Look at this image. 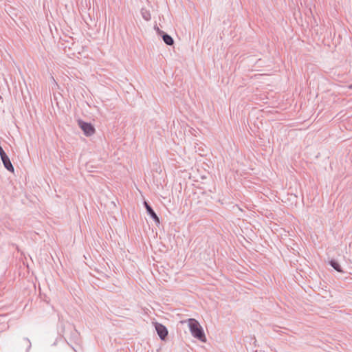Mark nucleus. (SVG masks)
<instances>
[{
  "label": "nucleus",
  "mask_w": 352,
  "mask_h": 352,
  "mask_svg": "<svg viewBox=\"0 0 352 352\" xmlns=\"http://www.w3.org/2000/svg\"><path fill=\"white\" fill-rule=\"evenodd\" d=\"M188 326L190 331L194 338L202 342H204L206 340V336L204 329L200 325V324L195 319H189Z\"/></svg>",
  "instance_id": "1"
},
{
  "label": "nucleus",
  "mask_w": 352,
  "mask_h": 352,
  "mask_svg": "<svg viewBox=\"0 0 352 352\" xmlns=\"http://www.w3.org/2000/svg\"><path fill=\"white\" fill-rule=\"evenodd\" d=\"M78 125L87 136H91L95 133V129L91 123L79 120Z\"/></svg>",
  "instance_id": "2"
},
{
  "label": "nucleus",
  "mask_w": 352,
  "mask_h": 352,
  "mask_svg": "<svg viewBox=\"0 0 352 352\" xmlns=\"http://www.w3.org/2000/svg\"><path fill=\"white\" fill-rule=\"evenodd\" d=\"M154 326L160 338L162 340H165L168 336L167 328L164 325L159 322H155Z\"/></svg>",
  "instance_id": "3"
},
{
  "label": "nucleus",
  "mask_w": 352,
  "mask_h": 352,
  "mask_svg": "<svg viewBox=\"0 0 352 352\" xmlns=\"http://www.w3.org/2000/svg\"><path fill=\"white\" fill-rule=\"evenodd\" d=\"M144 205L146 210L147 214L155 221L156 225H159L160 223V218L158 217L155 212L153 210L152 207L146 201H144Z\"/></svg>",
  "instance_id": "4"
},
{
  "label": "nucleus",
  "mask_w": 352,
  "mask_h": 352,
  "mask_svg": "<svg viewBox=\"0 0 352 352\" xmlns=\"http://www.w3.org/2000/svg\"><path fill=\"white\" fill-rule=\"evenodd\" d=\"M157 32L159 35H160L164 41V42L168 45H173L174 43L173 38L167 33L163 32L162 30L157 28Z\"/></svg>",
  "instance_id": "5"
},
{
  "label": "nucleus",
  "mask_w": 352,
  "mask_h": 352,
  "mask_svg": "<svg viewBox=\"0 0 352 352\" xmlns=\"http://www.w3.org/2000/svg\"><path fill=\"white\" fill-rule=\"evenodd\" d=\"M1 160L3 164L4 167L10 172L13 173L14 172V166H12L11 161L8 156V155H6L4 156L1 157Z\"/></svg>",
  "instance_id": "6"
},
{
  "label": "nucleus",
  "mask_w": 352,
  "mask_h": 352,
  "mask_svg": "<svg viewBox=\"0 0 352 352\" xmlns=\"http://www.w3.org/2000/svg\"><path fill=\"white\" fill-rule=\"evenodd\" d=\"M329 264L337 272H342V270L340 264L335 259H331L329 261Z\"/></svg>",
  "instance_id": "7"
},
{
  "label": "nucleus",
  "mask_w": 352,
  "mask_h": 352,
  "mask_svg": "<svg viewBox=\"0 0 352 352\" xmlns=\"http://www.w3.org/2000/svg\"><path fill=\"white\" fill-rule=\"evenodd\" d=\"M141 13L143 19L146 21H149L151 19V14L147 10L142 9Z\"/></svg>",
  "instance_id": "8"
},
{
  "label": "nucleus",
  "mask_w": 352,
  "mask_h": 352,
  "mask_svg": "<svg viewBox=\"0 0 352 352\" xmlns=\"http://www.w3.org/2000/svg\"><path fill=\"white\" fill-rule=\"evenodd\" d=\"M24 340L27 342L28 344V346H27V352H28L30 351V349H31V346H32V344L30 342V340L28 339V338H25Z\"/></svg>",
  "instance_id": "9"
},
{
  "label": "nucleus",
  "mask_w": 352,
  "mask_h": 352,
  "mask_svg": "<svg viewBox=\"0 0 352 352\" xmlns=\"http://www.w3.org/2000/svg\"><path fill=\"white\" fill-rule=\"evenodd\" d=\"M7 155L2 146L0 145V157Z\"/></svg>",
  "instance_id": "10"
},
{
  "label": "nucleus",
  "mask_w": 352,
  "mask_h": 352,
  "mask_svg": "<svg viewBox=\"0 0 352 352\" xmlns=\"http://www.w3.org/2000/svg\"><path fill=\"white\" fill-rule=\"evenodd\" d=\"M349 89H352V84L349 86Z\"/></svg>",
  "instance_id": "11"
}]
</instances>
